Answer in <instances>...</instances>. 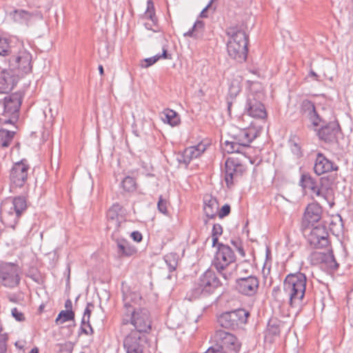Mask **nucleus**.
<instances>
[{"mask_svg":"<svg viewBox=\"0 0 353 353\" xmlns=\"http://www.w3.org/2000/svg\"><path fill=\"white\" fill-rule=\"evenodd\" d=\"M245 111L249 116L254 118L265 119L267 116L263 104L256 99L252 94L247 98Z\"/></svg>","mask_w":353,"mask_h":353,"instance_id":"4be33fe9","label":"nucleus"},{"mask_svg":"<svg viewBox=\"0 0 353 353\" xmlns=\"http://www.w3.org/2000/svg\"><path fill=\"white\" fill-rule=\"evenodd\" d=\"M259 281L253 275H248L246 277H239L236 279V290L240 294L252 296L256 294L258 291Z\"/></svg>","mask_w":353,"mask_h":353,"instance_id":"f3484780","label":"nucleus"},{"mask_svg":"<svg viewBox=\"0 0 353 353\" xmlns=\"http://www.w3.org/2000/svg\"><path fill=\"white\" fill-rule=\"evenodd\" d=\"M347 304H348L349 307H353V299H352L351 296H350L348 297ZM349 321H350V323L351 327H353V312H352V314Z\"/></svg>","mask_w":353,"mask_h":353,"instance_id":"6e6d98bb","label":"nucleus"},{"mask_svg":"<svg viewBox=\"0 0 353 353\" xmlns=\"http://www.w3.org/2000/svg\"><path fill=\"white\" fill-rule=\"evenodd\" d=\"M204 30V23L201 20H197L194 23L191 29L183 34L184 37H192L194 39L200 38Z\"/></svg>","mask_w":353,"mask_h":353,"instance_id":"473e14b6","label":"nucleus"},{"mask_svg":"<svg viewBox=\"0 0 353 353\" xmlns=\"http://www.w3.org/2000/svg\"><path fill=\"white\" fill-rule=\"evenodd\" d=\"M94 307L93 304H92L90 303H88L87 304V306L84 310L83 316L82 320H81V331H82V332L85 333L87 335H88L89 332L84 327V325L85 323H87V325L90 330V333H93V330L90 324V315H91V307Z\"/></svg>","mask_w":353,"mask_h":353,"instance_id":"72a5a7b5","label":"nucleus"},{"mask_svg":"<svg viewBox=\"0 0 353 353\" xmlns=\"http://www.w3.org/2000/svg\"><path fill=\"white\" fill-rule=\"evenodd\" d=\"M257 136L258 132L252 127L240 129L231 137L230 141L224 142V150L228 153L239 154L252 163L250 143Z\"/></svg>","mask_w":353,"mask_h":353,"instance_id":"7ed1b4c3","label":"nucleus"},{"mask_svg":"<svg viewBox=\"0 0 353 353\" xmlns=\"http://www.w3.org/2000/svg\"><path fill=\"white\" fill-rule=\"evenodd\" d=\"M307 277L300 272L289 274L283 281V288L288 296V303L292 307H300L306 290Z\"/></svg>","mask_w":353,"mask_h":353,"instance_id":"20e7f679","label":"nucleus"},{"mask_svg":"<svg viewBox=\"0 0 353 353\" xmlns=\"http://www.w3.org/2000/svg\"><path fill=\"white\" fill-rule=\"evenodd\" d=\"M74 319V313L72 310H62L58 314L55 322L57 324H62Z\"/></svg>","mask_w":353,"mask_h":353,"instance_id":"4c0bfd02","label":"nucleus"},{"mask_svg":"<svg viewBox=\"0 0 353 353\" xmlns=\"http://www.w3.org/2000/svg\"><path fill=\"white\" fill-rule=\"evenodd\" d=\"M21 272L19 266L14 263H2L0 264V281L2 285L14 288L19 285Z\"/></svg>","mask_w":353,"mask_h":353,"instance_id":"9d476101","label":"nucleus"},{"mask_svg":"<svg viewBox=\"0 0 353 353\" xmlns=\"http://www.w3.org/2000/svg\"><path fill=\"white\" fill-rule=\"evenodd\" d=\"M157 208L159 211L163 214H166L168 213V202L161 195L159 198Z\"/></svg>","mask_w":353,"mask_h":353,"instance_id":"a18cd8bd","label":"nucleus"},{"mask_svg":"<svg viewBox=\"0 0 353 353\" xmlns=\"http://www.w3.org/2000/svg\"><path fill=\"white\" fill-rule=\"evenodd\" d=\"M221 285V282L216 273L212 270L208 269L194 283L191 290L190 299H196L201 295H209Z\"/></svg>","mask_w":353,"mask_h":353,"instance_id":"0eeeda50","label":"nucleus"},{"mask_svg":"<svg viewBox=\"0 0 353 353\" xmlns=\"http://www.w3.org/2000/svg\"><path fill=\"white\" fill-rule=\"evenodd\" d=\"M238 250L241 255H244V250L242 247L238 248Z\"/></svg>","mask_w":353,"mask_h":353,"instance_id":"680f3d73","label":"nucleus"},{"mask_svg":"<svg viewBox=\"0 0 353 353\" xmlns=\"http://www.w3.org/2000/svg\"><path fill=\"white\" fill-rule=\"evenodd\" d=\"M322 263L327 265L328 268L330 270H336L339 266V264L336 261L332 252L325 254L324 260Z\"/></svg>","mask_w":353,"mask_h":353,"instance_id":"ea45409f","label":"nucleus"},{"mask_svg":"<svg viewBox=\"0 0 353 353\" xmlns=\"http://www.w3.org/2000/svg\"><path fill=\"white\" fill-rule=\"evenodd\" d=\"M27 209V201L25 196H18L7 199L1 205L0 211L7 225L12 228L19 217Z\"/></svg>","mask_w":353,"mask_h":353,"instance_id":"423d86ee","label":"nucleus"},{"mask_svg":"<svg viewBox=\"0 0 353 353\" xmlns=\"http://www.w3.org/2000/svg\"><path fill=\"white\" fill-rule=\"evenodd\" d=\"M301 111L307 117L313 126H319L325 121L316 112L314 103L309 100H304L301 103ZM340 132V127L337 122L330 121L323 124L318 130L317 135L319 139L325 143H333L336 141V137Z\"/></svg>","mask_w":353,"mask_h":353,"instance_id":"f257e3e1","label":"nucleus"},{"mask_svg":"<svg viewBox=\"0 0 353 353\" xmlns=\"http://www.w3.org/2000/svg\"><path fill=\"white\" fill-rule=\"evenodd\" d=\"M132 239L136 242L141 241L143 236L141 232L138 231H134L130 234Z\"/></svg>","mask_w":353,"mask_h":353,"instance_id":"603ef678","label":"nucleus"},{"mask_svg":"<svg viewBox=\"0 0 353 353\" xmlns=\"http://www.w3.org/2000/svg\"><path fill=\"white\" fill-rule=\"evenodd\" d=\"M272 295L277 302H288V296L286 295L285 288L283 287V290L279 286L274 287L272 289Z\"/></svg>","mask_w":353,"mask_h":353,"instance_id":"58836bf2","label":"nucleus"},{"mask_svg":"<svg viewBox=\"0 0 353 353\" xmlns=\"http://www.w3.org/2000/svg\"><path fill=\"white\" fill-rule=\"evenodd\" d=\"M72 301L70 299H68L65 303V307L67 310H72Z\"/></svg>","mask_w":353,"mask_h":353,"instance_id":"13d9d810","label":"nucleus"},{"mask_svg":"<svg viewBox=\"0 0 353 353\" xmlns=\"http://www.w3.org/2000/svg\"><path fill=\"white\" fill-rule=\"evenodd\" d=\"M240 266L236 264L228 265L223 267V270L216 269L222 278L227 282L235 278L238 274Z\"/></svg>","mask_w":353,"mask_h":353,"instance_id":"c756f323","label":"nucleus"},{"mask_svg":"<svg viewBox=\"0 0 353 353\" xmlns=\"http://www.w3.org/2000/svg\"><path fill=\"white\" fill-rule=\"evenodd\" d=\"M30 278H31L33 281H38V277H37L36 275H34H34H31V276H30Z\"/></svg>","mask_w":353,"mask_h":353,"instance_id":"0e129e2a","label":"nucleus"},{"mask_svg":"<svg viewBox=\"0 0 353 353\" xmlns=\"http://www.w3.org/2000/svg\"><path fill=\"white\" fill-rule=\"evenodd\" d=\"M337 170L338 166L327 159L323 154L319 152L316 154L314 170L317 175H321Z\"/></svg>","mask_w":353,"mask_h":353,"instance_id":"b1692460","label":"nucleus"},{"mask_svg":"<svg viewBox=\"0 0 353 353\" xmlns=\"http://www.w3.org/2000/svg\"><path fill=\"white\" fill-rule=\"evenodd\" d=\"M205 353H229L216 344L209 347Z\"/></svg>","mask_w":353,"mask_h":353,"instance_id":"09e8293b","label":"nucleus"},{"mask_svg":"<svg viewBox=\"0 0 353 353\" xmlns=\"http://www.w3.org/2000/svg\"><path fill=\"white\" fill-rule=\"evenodd\" d=\"M236 256L232 248L228 245L219 243L218 249L212 261L215 269L223 270L224 265L235 263Z\"/></svg>","mask_w":353,"mask_h":353,"instance_id":"ddd939ff","label":"nucleus"},{"mask_svg":"<svg viewBox=\"0 0 353 353\" xmlns=\"http://www.w3.org/2000/svg\"><path fill=\"white\" fill-rule=\"evenodd\" d=\"M231 106H232V103L228 102V108L229 111H230Z\"/></svg>","mask_w":353,"mask_h":353,"instance_id":"774afa93","label":"nucleus"},{"mask_svg":"<svg viewBox=\"0 0 353 353\" xmlns=\"http://www.w3.org/2000/svg\"><path fill=\"white\" fill-rule=\"evenodd\" d=\"M223 233V228L219 224H214L212 230V236H219Z\"/></svg>","mask_w":353,"mask_h":353,"instance_id":"3c124183","label":"nucleus"},{"mask_svg":"<svg viewBox=\"0 0 353 353\" xmlns=\"http://www.w3.org/2000/svg\"><path fill=\"white\" fill-rule=\"evenodd\" d=\"M230 212V206L228 204H225L220 210H218L217 215L220 219L228 216Z\"/></svg>","mask_w":353,"mask_h":353,"instance_id":"de8ad7c7","label":"nucleus"},{"mask_svg":"<svg viewBox=\"0 0 353 353\" xmlns=\"http://www.w3.org/2000/svg\"><path fill=\"white\" fill-rule=\"evenodd\" d=\"M280 333V329L276 320H270L268 323L267 334L269 335L276 336Z\"/></svg>","mask_w":353,"mask_h":353,"instance_id":"79ce46f5","label":"nucleus"},{"mask_svg":"<svg viewBox=\"0 0 353 353\" xmlns=\"http://www.w3.org/2000/svg\"><path fill=\"white\" fill-rule=\"evenodd\" d=\"M328 236L325 226L318 225L312 229L307 236V241L312 248L322 249L329 245Z\"/></svg>","mask_w":353,"mask_h":353,"instance_id":"a211bd4d","label":"nucleus"},{"mask_svg":"<svg viewBox=\"0 0 353 353\" xmlns=\"http://www.w3.org/2000/svg\"><path fill=\"white\" fill-rule=\"evenodd\" d=\"M325 256V253L314 252L310 254L309 259L312 264L316 265L319 263H323Z\"/></svg>","mask_w":353,"mask_h":353,"instance_id":"37998d69","label":"nucleus"},{"mask_svg":"<svg viewBox=\"0 0 353 353\" xmlns=\"http://www.w3.org/2000/svg\"><path fill=\"white\" fill-rule=\"evenodd\" d=\"M18 43H23L16 37H0V56L8 57L13 53V49L18 46Z\"/></svg>","mask_w":353,"mask_h":353,"instance_id":"393cba45","label":"nucleus"},{"mask_svg":"<svg viewBox=\"0 0 353 353\" xmlns=\"http://www.w3.org/2000/svg\"><path fill=\"white\" fill-rule=\"evenodd\" d=\"M125 311L121 318V325H132L134 330L131 332H138L142 334L151 330L152 321L150 312L145 308H134L129 301L128 296L123 299Z\"/></svg>","mask_w":353,"mask_h":353,"instance_id":"f03ea898","label":"nucleus"},{"mask_svg":"<svg viewBox=\"0 0 353 353\" xmlns=\"http://www.w3.org/2000/svg\"><path fill=\"white\" fill-rule=\"evenodd\" d=\"M116 242L118 249L117 252L120 256H131L136 254L137 249L127 240L117 239Z\"/></svg>","mask_w":353,"mask_h":353,"instance_id":"c85d7f7f","label":"nucleus"},{"mask_svg":"<svg viewBox=\"0 0 353 353\" xmlns=\"http://www.w3.org/2000/svg\"><path fill=\"white\" fill-rule=\"evenodd\" d=\"M161 120L171 126H176L180 123V117L173 110L165 109L161 113Z\"/></svg>","mask_w":353,"mask_h":353,"instance_id":"2f4dec72","label":"nucleus"},{"mask_svg":"<svg viewBox=\"0 0 353 353\" xmlns=\"http://www.w3.org/2000/svg\"><path fill=\"white\" fill-rule=\"evenodd\" d=\"M10 14L14 22L26 25H28L33 17L32 13L22 9L14 10Z\"/></svg>","mask_w":353,"mask_h":353,"instance_id":"7c9ffc66","label":"nucleus"},{"mask_svg":"<svg viewBox=\"0 0 353 353\" xmlns=\"http://www.w3.org/2000/svg\"><path fill=\"white\" fill-rule=\"evenodd\" d=\"M22 102V94L15 92L4 97L0 103L3 108L0 123L2 124H13L19 119V111Z\"/></svg>","mask_w":353,"mask_h":353,"instance_id":"1a4fd4ad","label":"nucleus"},{"mask_svg":"<svg viewBox=\"0 0 353 353\" xmlns=\"http://www.w3.org/2000/svg\"><path fill=\"white\" fill-rule=\"evenodd\" d=\"M300 184L303 189L310 190L317 197L320 198L319 184L310 174H302Z\"/></svg>","mask_w":353,"mask_h":353,"instance_id":"cd10ccee","label":"nucleus"},{"mask_svg":"<svg viewBox=\"0 0 353 353\" xmlns=\"http://www.w3.org/2000/svg\"><path fill=\"white\" fill-rule=\"evenodd\" d=\"M212 1H213V0H210V2L208 3V5L202 10V11L200 13L201 17L205 18L208 17L206 12L209 9V8L211 6Z\"/></svg>","mask_w":353,"mask_h":353,"instance_id":"5fc2aeb1","label":"nucleus"},{"mask_svg":"<svg viewBox=\"0 0 353 353\" xmlns=\"http://www.w3.org/2000/svg\"><path fill=\"white\" fill-rule=\"evenodd\" d=\"M165 263L168 264L170 270L172 271L176 269L177 261L176 260V254H170L165 256Z\"/></svg>","mask_w":353,"mask_h":353,"instance_id":"c03bdc74","label":"nucleus"},{"mask_svg":"<svg viewBox=\"0 0 353 353\" xmlns=\"http://www.w3.org/2000/svg\"><path fill=\"white\" fill-rule=\"evenodd\" d=\"M17 82L14 75L7 70H2L0 77V89L2 92H8L12 90Z\"/></svg>","mask_w":353,"mask_h":353,"instance_id":"bb28decb","label":"nucleus"},{"mask_svg":"<svg viewBox=\"0 0 353 353\" xmlns=\"http://www.w3.org/2000/svg\"><path fill=\"white\" fill-rule=\"evenodd\" d=\"M99 73H100L101 75L103 74V65H99Z\"/></svg>","mask_w":353,"mask_h":353,"instance_id":"bf43d9fd","label":"nucleus"},{"mask_svg":"<svg viewBox=\"0 0 353 353\" xmlns=\"http://www.w3.org/2000/svg\"><path fill=\"white\" fill-rule=\"evenodd\" d=\"M225 181L228 187H231L243 175L246 170L242 159L229 157L225 163Z\"/></svg>","mask_w":353,"mask_h":353,"instance_id":"f8f14e48","label":"nucleus"},{"mask_svg":"<svg viewBox=\"0 0 353 353\" xmlns=\"http://www.w3.org/2000/svg\"><path fill=\"white\" fill-rule=\"evenodd\" d=\"M12 316L17 321H23L25 320V317L23 314L19 311L17 307H14L11 310Z\"/></svg>","mask_w":353,"mask_h":353,"instance_id":"49530a36","label":"nucleus"},{"mask_svg":"<svg viewBox=\"0 0 353 353\" xmlns=\"http://www.w3.org/2000/svg\"><path fill=\"white\" fill-rule=\"evenodd\" d=\"M241 90V88L239 85H234V84H232L230 87V94L231 95L236 96Z\"/></svg>","mask_w":353,"mask_h":353,"instance_id":"864d4df0","label":"nucleus"},{"mask_svg":"<svg viewBox=\"0 0 353 353\" xmlns=\"http://www.w3.org/2000/svg\"><path fill=\"white\" fill-rule=\"evenodd\" d=\"M205 150V145L201 143L196 145L188 147L178 156V161L179 163L188 165L191 161L200 157Z\"/></svg>","mask_w":353,"mask_h":353,"instance_id":"5701e85b","label":"nucleus"},{"mask_svg":"<svg viewBox=\"0 0 353 353\" xmlns=\"http://www.w3.org/2000/svg\"><path fill=\"white\" fill-rule=\"evenodd\" d=\"M143 18L151 21L153 25H157V18L155 14L154 5L152 0H148L147 8L143 13Z\"/></svg>","mask_w":353,"mask_h":353,"instance_id":"c9c22d12","label":"nucleus"},{"mask_svg":"<svg viewBox=\"0 0 353 353\" xmlns=\"http://www.w3.org/2000/svg\"><path fill=\"white\" fill-rule=\"evenodd\" d=\"M244 271L243 270H241V271L239 272H238V274L236 275L239 278V277H246L247 276H244V275H241V274L242 273V272Z\"/></svg>","mask_w":353,"mask_h":353,"instance_id":"e2e57ef3","label":"nucleus"},{"mask_svg":"<svg viewBox=\"0 0 353 353\" xmlns=\"http://www.w3.org/2000/svg\"><path fill=\"white\" fill-rule=\"evenodd\" d=\"M249 312L244 309H238L221 314L218 318V323L222 327L235 330L245 324Z\"/></svg>","mask_w":353,"mask_h":353,"instance_id":"9b49d317","label":"nucleus"},{"mask_svg":"<svg viewBox=\"0 0 353 353\" xmlns=\"http://www.w3.org/2000/svg\"><path fill=\"white\" fill-rule=\"evenodd\" d=\"M16 132L5 129L0 130V146L8 148L12 143Z\"/></svg>","mask_w":353,"mask_h":353,"instance_id":"f704fd0d","label":"nucleus"},{"mask_svg":"<svg viewBox=\"0 0 353 353\" xmlns=\"http://www.w3.org/2000/svg\"><path fill=\"white\" fill-rule=\"evenodd\" d=\"M216 345L229 353H239L241 343L232 334L222 330H217L215 334Z\"/></svg>","mask_w":353,"mask_h":353,"instance_id":"4468645a","label":"nucleus"},{"mask_svg":"<svg viewBox=\"0 0 353 353\" xmlns=\"http://www.w3.org/2000/svg\"><path fill=\"white\" fill-rule=\"evenodd\" d=\"M310 75L312 76V77H317L316 73L315 72H314V71H310Z\"/></svg>","mask_w":353,"mask_h":353,"instance_id":"69168bd1","label":"nucleus"},{"mask_svg":"<svg viewBox=\"0 0 353 353\" xmlns=\"http://www.w3.org/2000/svg\"><path fill=\"white\" fill-rule=\"evenodd\" d=\"M145 28H146L147 29H148V30L152 29V28H151V25H150V24H149V23H145Z\"/></svg>","mask_w":353,"mask_h":353,"instance_id":"338daca9","label":"nucleus"},{"mask_svg":"<svg viewBox=\"0 0 353 353\" xmlns=\"http://www.w3.org/2000/svg\"><path fill=\"white\" fill-rule=\"evenodd\" d=\"M123 208L119 203L113 204L108 210L106 214L107 218V230H112V236H114V232H117L121 225L122 216L121 213Z\"/></svg>","mask_w":353,"mask_h":353,"instance_id":"aec40b11","label":"nucleus"},{"mask_svg":"<svg viewBox=\"0 0 353 353\" xmlns=\"http://www.w3.org/2000/svg\"><path fill=\"white\" fill-rule=\"evenodd\" d=\"M321 215L322 208L319 204L314 203L309 204L305 210L302 219V228H308L319 222L321 219Z\"/></svg>","mask_w":353,"mask_h":353,"instance_id":"412c9836","label":"nucleus"},{"mask_svg":"<svg viewBox=\"0 0 353 353\" xmlns=\"http://www.w3.org/2000/svg\"><path fill=\"white\" fill-rule=\"evenodd\" d=\"M147 336L138 332H130L123 339V348L126 353H143Z\"/></svg>","mask_w":353,"mask_h":353,"instance_id":"dca6fc26","label":"nucleus"},{"mask_svg":"<svg viewBox=\"0 0 353 353\" xmlns=\"http://www.w3.org/2000/svg\"><path fill=\"white\" fill-rule=\"evenodd\" d=\"M203 211L209 219H214L218 214L219 203L216 198L211 195H206L203 199Z\"/></svg>","mask_w":353,"mask_h":353,"instance_id":"a878e982","label":"nucleus"},{"mask_svg":"<svg viewBox=\"0 0 353 353\" xmlns=\"http://www.w3.org/2000/svg\"><path fill=\"white\" fill-rule=\"evenodd\" d=\"M12 51L7 59L10 70L17 72V75L29 73L32 70V55L25 49L23 43H18Z\"/></svg>","mask_w":353,"mask_h":353,"instance_id":"6e6552de","label":"nucleus"},{"mask_svg":"<svg viewBox=\"0 0 353 353\" xmlns=\"http://www.w3.org/2000/svg\"><path fill=\"white\" fill-rule=\"evenodd\" d=\"M229 40L227 43L228 55L239 63L245 61L248 56V37L245 32L236 27L227 29Z\"/></svg>","mask_w":353,"mask_h":353,"instance_id":"39448f33","label":"nucleus"},{"mask_svg":"<svg viewBox=\"0 0 353 353\" xmlns=\"http://www.w3.org/2000/svg\"><path fill=\"white\" fill-rule=\"evenodd\" d=\"M123 188L127 192H132L136 189L135 180L130 176H126L121 183Z\"/></svg>","mask_w":353,"mask_h":353,"instance_id":"a19ab883","label":"nucleus"},{"mask_svg":"<svg viewBox=\"0 0 353 353\" xmlns=\"http://www.w3.org/2000/svg\"><path fill=\"white\" fill-rule=\"evenodd\" d=\"M212 247H217L218 248V245H219V236H212Z\"/></svg>","mask_w":353,"mask_h":353,"instance_id":"4d7b16f0","label":"nucleus"},{"mask_svg":"<svg viewBox=\"0 0 353 353\" xmlns=\"http://www.w3.org/2000/svg\"><path fill=\"white\" fill-rule=\"evenodd\" d=\"M30 168L26 160H21L13 164L10 172V181L12 186L21 188L28 179Z\"/></svg>","mask_w":353,"mask_h":353,"instance_id":"2eb2a0df","label":"nucleus"},{"mask_svg":"<svg viewBox=\"0 0 353 353\" xmlns=\"http://www.w3.org/2000/svg\"><path fill=\"white\" fill-rule=\"evenodd\" d=\"M7 336L6 334H3L0 336V353H6L7 350L6 347V341H7Z\"/></svg>","mask_w":353,"mask_h":353,"instance_id":"8fccbe9b","label":"nucleus"},{"mask_svg":"<svg viewBox=\"0 0 353 353\" xmlns=\"http://www.w3.org/2000/svg\"><path fill=\"white\" fill-rule=\"evenodd\" d=\"M29 353H39V350L37 347L32 348Z\"/></svg>","mask_w":353,"mask_h":353,"instance_id":"052dcab7","label":"nucleus"},{"mask_svg":"<svg viewBox=\"0 0 353 353\" xmlns=\"http://www.w3.org/2000/svg\"><path fill=\"white\" fill-rule=\"evenodd\" d=\"M336 179V174H329L322 176L319 182L320 198L324 199L330 208H332L334 205V190L332 187Z\"/></svg>","mask_w":353,"mask_h":353,"instance_id":"6ab92c4d","label":"nucleus"},{"mask_svg":"<svg viewBox=\"0 0 353 353\" xmlns=\"http://www.w3.org/2000/svg\"><path fill=\"white\" fill-rule=\"evenodd\" d=\"M161 58H164V59L169 58L166 49H165V48L163 49V52L161 54H157L154 57L147 58V59L142 60L140 63V66L143 68H147L151 66L152 65H153L154 63H155Z\"/></svg>","mask_w":353,"mask_h":353,"instance_id":"e433bc0d","label":"nucleus"}]
</instances>
